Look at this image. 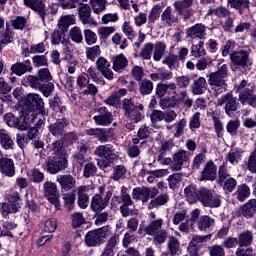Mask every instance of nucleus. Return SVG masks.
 Returning a JSON list of instances; mask_svg holds the SVG:
<instances>
[{
	"label": "nucleus",
	"mask_w": 256,
	"mask_h": 256,
	"mask_svg": "<svg viewBox=\"0 0 256 256\" xmlns=\"http://www.w3.org/2000/svg\"><path fill=\"white\" fill-rule=\"evenodd\" d=\"M251 195V188L247 186V184H241L237 186V190L235 192L236 199L243 203L247 199H249Z\"/></svg>",
	"instance_id": "45"
},
{
	"label": "nucleus",
	"mask_w": 256,
	"mask_h": 256,
	"mask_svg": "<svg viewBox=\"0 0 256 256\" xmlns=\"http://www.w3.org/2000/svg\"><path fill=\"white\" fill-rule=\"evenodd\" d=\"M213 227H215V218L209 215H203L197 221L199 231H212Z\"/></svg>",
	"instance_id": "34"
},
{
	"label": "nucleus",
	"mask_w": 256,
	"mask_h": 256,
	"mask_svg": "<svg viewBox=\"0 0 256 256\" xmlns=\"http://www.w3.org/2000/svg\"><path fill=\"white\" fill-rule=\"evenodd\" d=\"M86 75L89 79H92L94 83H97L98 85H105V79H103V76H101L94 67L88 68Z\"/></svg>",
	"instance_id": "63"
},
{
	"label": "nucleus",
	"mask_w": 256,
	"mask_h": 256,
	"mask_svg": "<svg viewBox=\"0 0 256 256\" xmlns=\"http://www.w3.org/2000/svg\"><path fill=\"white\" fill-rule=\"evenodd\" d=\"M229 75V66L223 64L218 68L216 72L209 74L208 84L210 85L212 91L217 96L221 93L227 91V77Z\"/></svg>",
	"instance_id": "1"
},
{
	"label": "nucleus",
	"mask_w": 256,
	"mask_h": 256,
	"mask_svg": "<svg viewBox=\"0 0 256 256\" xmlns=\"http://www.w3.org/2000/svg\"><path fill=\"white\" fill-rule=\"evenodd\" d=\"M69 167V160L65 156L48 157L45 161V169L50 175H57Z\"/></svg>",
	"instance_id": "7"
},
{
	"label": "nucleus",
	"mask_w": 256,
	"mask_h": 256,
	"mask_svg": "<svg viewBox=\"0 0 256 256\" xmlns=\"http://www.w3.org/2000/svg\"><path fill=\"white\" fill-rule=\"evenodd\" d=\"M190 157L191 153L187 150H179L174 153L172 160L173 171H181V169H183V165L189 161Z\"/></svg>",
	"instance_id": "21"
},
{
	"label": "nucleus",
	"mask_w": 256,
	"mask_h": 256,
	"mask_svg": "<svg viewBox=\"0 0 256 256\" xmlns=\"http://www.w3.org/2000/svg\"><path fill=\"white\" fill-rule=\"evenodd\" d=\"M185 127H187V119L182 118L181 120L177 121L176 123L172 125H167L166 130L167 131H173L174 137H183L185 134Z\"/></svg>",
	"instance_id": "32"
},
{
	"label": "nucleus",
	"mask_w": 256,
	"mask_h": 256,
	"mask_svg": "<svg viewBox=\"0 0 256 256\" xmlns=\"http://www.w3.org/2000/svg\"><path fill=\"white\" fill-rule=\"evenodd\" d=\"M96 69L108 79V81H113V70L111 69V62L107 60L105 57H99L96 60Z\"/></svg>",
	"instance_id": "22"
},
{
	"label": "nucleus",
	"mask_w": 256,
	"mask_h": 256,
	"mask_svg": "<svg viewBox=\"0 0 256 256\" xmlns=\"http://www.w3.org/2000/svg\"><path fill=\"white\" fill-rule=\"evenodd\" d=\"M207 17H217L218 19H226L231 17V10L227 6L220 5L216 8H209L207 11Z\"/></svg>",
	"instance_id": "33"
},
{
	"label": "nucleus",
	"mask_w": 256,
	"mask_h": 256,
	"mask_svg": "<svg viewBox=\"0 0 256 256\" xmlns=\"http://www.w3.org/2000/svg\"><path fill=\"white\" fill-rule=\"evenodd\" d=\"M112 69L116 73H123L125 69H127V66L129 65V60L127 57H125L124 54H118L114 57H112Z\"/></svg>",
	"instance_id": "30"
},
{
	"label": "nucleus",
	"mask_w": 256,
	"mask_h": 256,
	"mask_svg": "<svg viewBox=\"0 0 256 256\" xmlns=\"http://www.w3.org/2000/svg\"><path fill=\"white\" fill-rule=\"evenodd\" d=\"M69 124V119L58 118L54 123L48 126V131L53 137H56V139H61L63 135H65V128L69 127Z\"/></svg>",
	"instance_id": "19"
},
{
	"label": "nucleus",
	"mask_w": 256,
	"mask_h": 256,
	"mask_svg": "<svg viewBox=\"0 0 256 256\" xmlns=\"http://www.w3.org/2000/svg\"><path fill=\"white\" fill-rule=\"evenodd\" d=\"M161 9L160 4H156L152 7L148 15V25H155V22L161 17Z\"/></svg>",
	"instance_id": "58"
},
{
	"label": "nucleus",
	"mask_w": 256,
	"mask_h": 256,
	"mask_svg": "<svg viewBox=\"0 0 256 256\" xmlns=\"http://www.w3.org/2000/svg\"><path fill=\"white\" fill-rule=\"evenodd\" d=\"M96 157H103L108 163H115L119 159V155L115 153V147L112 144L99 145L94 150Z\"/></svg>",
	"instance_id": "15"
},
{
	"label": "nucleus",
	"mask_w": 256,
	"mask_h": 256,
	"mask_svg": "<svg viewBox=\"0 0 256 256\" xmlns=\"http://www.w3.org/2000/svg\"><path fill=\"white\" fill-rule=\"evenodd\" d=\"M0 173L6 177H15V162L9 157L0 158Z\"/></svg>",
	"instance_id": "27"
},
{
	"label": "nucleus",
	"mask_w": 256,
	"mask_h": 256,
	"mask_svg": "<svg viewBox=\"0 0 256 256\" xmlns=\"http://www.w3.org/2000/svg\"><path fill=\"white\" fill-rule=\"evenodd\" d=\"M13 229H17V224H15L14 222H3L2 224V229L0 230V237H11L13 238V233H11V231H13Z\"/></svg>",
	"instance_id": "61"
},
{
	"label": "nucleus",
	"mask_w": 256,
	"mask_h": 256,
	"mask_svg": "<svg viewBox=\"0 0 256 256\" xmlns=\"http://www.w3.org/2000/svg\"><path fill=\"white\" fill-rule=\"evenodd\" d=\"M78 19L82 25L87 27H97V20L91 15V6L89 4H81L78 7Z\"/></svg>",
	"instance_id": "17"
},
{
	"label": "nucleus",
	"mask_w": 256,
	"mask_h": 256,
	"mask_svg": "<svg viewBox=\"0 0 256 256\" xmlns=\"http://www.w3.org/2000/svg\"><path fill=\"white\" fill-rule=\"evenodd\" d=\"M51 151L55 157H65V146L63 140H56L51 144Z\"/></svg>",
	"instance_id": "56"
},
{
	"label": "nucleus",
	"mask_w": 256,
	"mask_h": 256,
	"mask_svg": "<svg viewBox=\"0 0 256 256\" xmlns=\"http://www.w3.org/2000/svg\"><path fill=\"white\" fill-rule=\"evenodd\" d=\"M71 25H75V16L66 15V16L60 17L58 21V29H60L61 31H64V33H67Z\"/></svg>",
	"instance_id": "44"
},
{
	"label": "nucleus",
	"mask_w": 256,
	"mask_h": 256,
	"mask_svg": "<svg viewBox=\"0 0 256 256\" xmlns=\"http://www.w3.org/2000/svg\"><path fill=\"white\" fill-rule=\"evenodd\" d=\"M167 250L170 256L179 255V252L181 251V242H179L177 237L169 236L167 242Z\"/></svg>",
	"instance_id": "41"
},
{
	"label": "nucleus",
	"mask_w": 256,
	"mask_h": 256,
	"mask_svg": "<svg viewBox=\"0 0 256 256\" xmlns=\"http://www.w3.org/2000/svg\"><path fill=\"white\" fill-rule=\"evenodd\" d=\"M19 209H21V196L19 192H12L8 195V202H4L1 204V214L4 219H7L10 214L18 213Z\"/></svg>",
	"instance_id": "6"
},
{
	"label": "nucleus",
	"mask_w": 256,
	"mask_h": 256,
	"mask_svg": "<svg viewBox=\"0 0 256 256\" xmlns=\"http://www.w3.org/2000/svg\"><path fill=\"white\" fill-rule=\"evenodd\" d=\"M150 79L153 81H169V79H173V72L169 70H159L157 73L150 74Z\"/></svg>",
	"instance_id": "55"
},
{
	"label": "nucleus",
	"mask_w": 256,
	"mask_h": 256,
	"mask_svg": "<svg viewBox=\"0 0 256 256\" xmlns=\"http://www.w3.org/2000/svg\"><path fill=\"white\" fill-rule=\"evenodd\" d=\"M169 203V195L162 194L150 201L148 209H157V207H162V205H167Z\"/></svg>",
	"instance_id": "53"
},
{
	"label": "nucleus",
	"mask_w": 256,
	"mask_h": 256,
	"mask_svg": "<svg viewBox=\"0 0 256 256\" xmlns=\"http://www.w3.org/2000/svg\"><path fill=\"white\" fill-rule=\"evenodd\" d=\"M256 213V199H250L247 203H245L242 207V215L243 217L249 218L253 217Z\"/></svg>",
	"instance_id": "50"
},
{
	"label": "nucleus",
	"mask_w": 256,
	"mask_h": 256,
	"mask_svg": "<svg viewBox=\"0 0 256 256\" xmlns=\"http://www.w3.org/2000/svg\"><path fill=\"white\" fill-rule=\"evenodd\" d=\"M191 55L192 57H195V59L205 57L207 55V50H205V42L200 40L198 44H193L191 46Z\"/></svg>",
	"instance_id": "47"
},
{
	"label": "nucleus",
	"mask_w": 256,
	"mask_h": 256,
	"mask_svg": "<svg viewBox=\"0 0 256 256\" xmlns=\"http://www.w3.org/2000/svg\"><path fill=\"white\" fill-rule=\"evenodd\" d=\"M117 245H119V236L114 235L110 237L100 256H115Z\"/></svg>",
	"instance_id": "36"
},
{
	"label": "nucleus",
	"mask_w": 256,
	"mask_h": 256,
	"mask_svg": "<svg viewBox=\"0 0 256 256\" xmlns=\"http://www.w3.org/2000/svg\"><path fill=\"white\" fill-rule=\"evenodd\" d=\"M159 105L161 109H174V107H177V105H179V102L177 101L176 96H172V97L161 98Z\"/></svg>",
	"instance_id": "57"
},
{
	"label": "nucleus",
	"mask_w": 256,
	"mask_h": 256,
	"mask_svg": "<svg viewBox=\"0 0 256 256\" xmlns=\"http://www.w3.org/2000/svg\"><path fill=\"white\" fill-rule=\"evenodd\" d=\"M134 204L133 199L131 198V194L127 192V187L122 186L120 195H114L111 199V207L112 209H117L120 206V213L122 217H129L131 215V207Z\"/></svg>",
	"instance_id": "2"
},
{
	"label": "nucleus",
	"mask_w": 256,
	"mask_h": 256,
	"mask_svg": "<svg viewBox=\"0 0 256 256\" xmlns=\"http://www.w3.org/2000/svg\"><path fill=\"white\" fill-rule=\"evenodd\" d=\"M191 89L193 95H203L207 91V80L205 77H199L194 80Z\"/></svg>",
	"instance_id": "39"
},
{
	"label": "nucleus",
	"mask_w": 256,
	"mask_h": 256,
	"mask_svg": "<svg viewBox=\"0 0 256 256\" xmlns=\"http://www.w3.org/2000/svg\"><path fill=\"white\" fill-rule=\"evenodd\" d=\"M175 89H177V84L175 83L160 82L156 85L155 95L158 96L159 99L165 97V95H171V93H173L174 95H177V92H175Z\"/></svg>",
	"instance_id": "28"
},
{
	"label": "nucleus",
	"mask_w": 256,
	"mask_h": 256,
	"mask_svg": "<svg viewBox=\"0 0 256 256\" xmlns=\"http://www.w3.org/2000/svg\"><path fill=\"white\" fill-rule=\"evenodd\" d=\"M90 5L93 12L99 15L107 9V0H90Z\"/></svg>",
	"instance_id": "62"
},
{
	"label": "nucleus",
	"mask_w": 256,
	"mask_h": 256,
	"mask_svg": "<svg viewBox=\"0 0 256 256\" xmlns=\"http://www.w3.org/2000/svg\"><path fill=\"white\" fill-rule=\"evenodd\" d=\"M91 148V144L85 140H80L77 143V153L74 154L75 159H77L78 163L80 165H83L85 163V155H87V152Z\"/></svg>",
	"instance_id": "31"
},
{
	"label": "nucleus",
	"mask_w": 256,
	"mask_h": 256,
	"mask_svg": "<svg viewBox=\"0 0 256 256\" xmlns=\"http://www.w3.org/2000/svg\"><path fill=\"white\" fill-rule=\"evenodd\" d=\"M222 199L223 198L221 195L213 192V190H210L206 187H201L199 203H201L203 207H208L209 209H217L221 207V204L223 203Z\"/></svg>",
	"instance_id": "3"
},
{
	"label": "nucleus",
	"mask_w": 256,
	"mask_h": 256,
	"mask_svg": "<svg viewBox=\"0 0 256 256\" xmlns=\"http://www.w3.org/2000/svg\"><path fill=\"white\" fill-rule=\"evenodd\" d=\"M140 95H151L153 93V82L149 79H143L138 84Z\"/></svg>",
	"instance_id": "52"
},
{
	"label": "nucleus",
	"mask_w": 256,
	"mask_h": 256,
	"mask_svg": "<svg viewBox=\"0 0 256 256\" xmlns=\"http://www.w3.org/2000/svg\"><path fill=\"white\" fill-rule=\"evenodd\" d=\"M253 244V232L245 230L238 235L239 247H249Z\"/></svg>",
	"instance_id": "43"
},
{
	"label": "nucleus",
	"mask_w": 256,
	"mask_h": 256,
	"mask_svg": "<svg viewBox=\"0 0 256 256\" xmlns=\"http://www.w3.org/2000/svg\"><path fill=\"white\" fill-rule=\"evenodd\" d=\"M4 123L8 125V127H14L15 129H19L20 131H27L29 127V122H27V118L23 115L14 116L13 113H7L3 117Z\"/></svg>",
	"instance_id": "13"
},
{
	"label": "nucleus",
	"mask_w": 256,
	"mask_h": 256,
	"mask_svg": "<svg viewBox=\"0 0 256 256\" xmlns=\"http://www.w3.org/2000/svg\"><path fill=\"white\" fill-rule=\"evenodd\" d=\"M165 51H167V44H165V42L157 41L154 45V61H159L160 59H163Z\"/></svg>",
	"instance_id": "51"
},
{
	"label": "nucleus",
	"mask_w": 256,
	"mask_h": 256,
	"mask_svg": "<svg viewBox=\"0 0 256 256\" xmlns=\"http://www.w3.org/2000/svg\"><path fill=\"white\" fill-rule=\"evenodd\" d=\"M217 105L218 107H223V105H225L224 111L228 117H233L235 115V111H238L239 109V102H237V99L233 97L232 93H226L221 96L217 100Z\"/></svg>",
	"instance_id": "11"
},
{
	"label": "nucleus",
	"mask_w": 256,
	"mask_h": 256,
	"mask_svg": "<svg viewBox=\"0 0 256 256\" xmlns=\"http://www.w3.org/2000/svg\"><path fill=\"white\" fill-rule=\"evenodd\" d=\"M86 193H87V186L81 185L78 187L77 203H78V207H80V209H87L89 207V195H87Z\"/></svg>",
	"instance_id": "38"
},
{
	"label": "nucleus",
	"mask_w": 256,
	"mask_h": 256,
	"mask_svg": "<svg viewBox=\"0 0 256 256\" xmlns=\"http://www.w3.org/2000/svg\"><path fill=\"white\" fill-rule=\"evenodd\" d=\"M56 181L60 185L61 193L75 192L77 189V179L71 174L58 175Z\"/></svg>",
	"instance_id": "18"
},
{
	"label": "nucleus",
	"mask_w": 256,
	"mask_h": 256,
	"mask_svg": "<svg viewBox=\"0 0 256 256\" xmlns=\"http://www.w3.org/2000/svg\"><path fill=\"white\" fill-rule=\"evenodd\" d=\"M158 195L159 190L157 188L135 187L132 190L134 201H142V203H149V199H155Z\"/></svg>",
	"instance_id": "10"
},
{
	"label": "nucleus",
	"mask_w": 256,
	"mask_h": 256,
	"mask_svg": "<svg viewBox=\"0 0 256 256\" xmlns=\"http://www.w3.org/2000/svg\"><path fill=\"white\" fill-rule=\"evenodd\" d=\"M249 55H251L250 50H235L230 54L231 64L234 65V67H241L242 69H245L249 67V65H252Z\"/></svg>",
	"instance_id": "9"
},
{
	"label": "nucleus",
	"mask_w": 256,
	"mask_h": 256,
	"mask_svg": "<svg viewBox=\"0 0 256 256\" xmlns=\"http://www.w3.org/2000/svg\"><path fill=\"white\" fill-rule=\"evenodd\" d=\"M24 5L35 11L43 23H45V18L47 17V11H45V3L43 0H24Z\"/></svg>",
	"instance_id": "25"
},
{
	"label": "nucleus",
	"mask_w": 256,
	"mask_h": 256,
	"mask_svg": "<svg viewBox=\"0 0 256 256\" xmlns=\"http://www.w3.org/2000/svg\"><path fill=\"white\" fill-rule=\"evenodd\" d=\"M161 21L165 27H172L179 22V17L175 15L171 6H167L161 14Z\"/></svg>",
	"instance_id": "29"
},
{
	"label": "nucleus",
	"mask_w": 256,
	"mask_h": 256,
	"mask_svg": "<svg viewBox=\"0 0 256 256\" xmlns=\"http://www.w3.org/2000/svg\"><path fill=\"white\" fill-rule=\"evenodd\" d=\"M188 39H199L200 41L207 37V26L197 23L186 31Z\"/></svg>",
	"instance_id": "23"
},
{
	"label": "nucleus",
	"mask_w": 256,
	"mask_h": 256,
	"mask_svg": "<svg viewBox=\"0 0 256 256\" xmlns=\"http://www.w3.org/2000/svg\"><path fill=\"white\" fill-rule=\"evenodd\" d=\"M107 237H109V226H104L87 232L85 235V243L87 247H99V245L105 243Z\"/></svg>",
	"instance_id": "4"
},
{
	"label": "nucleus",
	"mask_w": 256,
	"mask_h": 256,
	"mask_svg": "<svg viewBox=\"0 0 256 256\" xmlns=\"http://www.w3.org/2000/svg\"><path fill=\"white\" fill-rule=\"evenodd\" d=\"M101 55V46L95 45L92 47L86 48V59L89 61L95 62L97 60V57H100Z\"/></svg>",
	"instance_id": "59"
},
{
	"label": "nucleus",
	"mask_w": 256,
	"mask_h": 256,
	"mask_svg": "<svg viewBox=\"0 0 256 256\" xmlns=\"http://www.w3.org/2000/svg\"><path fill=\"white\" fill-rule=\"evenodd\" d=\"M10 71L14 75H17V77H23L25 73H31L33 71V64L29 59L23 62H16L11 66Z\"/></svg>",
	"instance_id": "24"
},
{
	"label": "nucleus",
	"mask_w": 256,
	"mask_h": 256,
	"mask_svg": "<svg viewBox=\"0 0 256 256\" xmlns=\"http://www.w3.org/2000/svg\"><path fill=\"white\" fill-rule=\"evenodd\" d=\"M22 84L25 87H31L32 89H40L42 83L39 77L35 75H28L22 79Z\"/></svg>",
	"instance_id": "48"
},
{
	"label": "nucleus",
	"mask_w": 256,
	"mask_h": 256,
	"mask_svg": "<svg viewBox=\"0 0 256 256\" xmlns=\"http://www.w3.org/2000/svg\"><path fill=\"white\" fill-rule=\"evenodd\" d=\"M139 105L140 104L138 102H135V98H124L122 100V110L124 112V116L131 113V111H133Z\"/></svg>",
	"instance_id": "54"
},
{
	"label": "nucleus",
	"mask_w": 256,
	"mask_h": 256,
	"mask_svg": "<svg viewBox=\"0 0 256 256\" xmlns=\"http://www.w3.org/2000/svg\"><path fill=\"white\" fill-rule=\"evenodd\" d=\"M239 93V101L243 105H250V107H256V95L251 89V84L247 80H242L237 86Z\"/></svg>",
	"instance_id": "5"
},
{
	"label": "nucleus",
	"mask_w": 256,
	"mask_h": 256,
	"mask_svg": "<svg viewBox=\"0 0 256 256\" xmlns=\"http://www.w3.org/2000/svg\"><path fill=\"white\" fill-rule=\"evenodd\" d=\"M75 192L62 193V199L64 201V208L66 211H73L75 209Z\"/></svg>",
	"instance_id": "46"
},
{
	"label": "nucleus",
	"mask_w": 256,
	"mask_h": 256,
	"mask_svg": "<svg viewBox=\"0 0 256 256\" xmlns=\"http://www.w3.org/2000/svg\"><path fill=\"white\" fill-rule=\"evenodd\" d=\"M252 24L247 21H240L233 29V33L236 35H244V33H249L251 31Z\"/></svg>",
	"instance_id": "64"
},
{
	"label": "nucleus",
	"mask_w": 256,
	"mask_h": 256,
	"mask_svg": "<svg viewBox=\"0 0 256 256\" xmlns=\"http://www.w3.org/2000/svg\"><path fill=\"white\" fill-rule=\"evenodd\" d=\"M0 145L5 151H11L15 148V142H13L7 130L2 134V137H0Z\"/></svg>",
	"instance_id": "49"
},
{
	"label": "nucleus",
	"mask_w": 256,
	"mask_h": 256,
	"mask_svg": "<svg viewBox=\"0 0 256 256\" xmlns=\"http://www.w3.org/2000/svg\"><path fill=\"white\" fill-rule=\"evenodd\" d=\"M145 109V106L143 104H139L136 106L133 110H131L128 114H126L124 117H127L133 123H140V121L143 120V110Z\"/></svg>",
	"instance_id": "42"
},
{
	"label": "nucleus",
	"mask_w": 256,
	"mask_h": 256,
	"mask_svg": "<svg viewBox=\"0 0 256 256\" xmlns=\"http://www.w3.org/2000/svg\"><path fill=\"white\" fill-rule=\"evenodd\" d=\"M44 195L47 197L48 201L59 197V189H57V184L51 181H46L44 183Z\"/></svg>",
	"instance_id": "40"
},
{
	"label": "nucleus",
	"mask_w": 256,
	"mask_h": 256,
	"mask_svg": "<svg viewBox=\"0 0 256 256\" xmlns=\"http://www.w3.org/2000/svg\"><path fill=\"white\" fill-rule=\"evenodd\" d=\"M111 197H113V192L107 191L104 196L100 194H95L91 200V209L94 213H99V211H103V209H107L109 206V201H111Z\"/></svg>",
	"instance_id": "14"
},
{
	"label": "nucleus",
	"mask_w": 256,
	"mask_h": 256,
	"mask_svg": "<svg viewBox=\"0 0 256 256\" xmlns=\"http://www.w3.org/2000/svg\"><path fill=\"white\" fill-rule=\"evenodd\" d=\"M25 103L30 113H33V111L36 109V111H38L39 115H42V117L47 115V112L45 111V102H43L41 95L37 93H30L27 95Z\"/></svg>",
	"instance_id": "8"
},
{
	"label": "nucleus",
	"mask_w": 256,
	"mask_h": 256,
	"mask_svg": "<svg viewBox=\"0 0 256 256\" xmlns=\"http://www.w3.org/2000/svg\"><path fill=\"white\" fill-rule=\"evenodd\" d=\"M193 6V0H177L173 3L175 12L180 17H183L184 21H187L193 17V10L189 9Z\"/></svg>",
	"instance_id": "16"
},
{
	"label": "nucleus",
	"mask_w": 256,
	"mask_h": 256,
	"mask_svg": "<svg viewBox=\"0 0 256 256\" xmlns=\"http://www.w3.org/2000/svg\"><path fill=\"white\" fill-rule=\"evenodd\" d=\"M165 221L162 218H158L156 220H151L149 224L144 228V232L146 235H150V237H153V235H157L159 231H162L161 227H163Z\"/></svg>",
	"instance_id": "35"
},
{
	"label": "nucleus",
	"mask_w": 256,
	"mask_h": 256,
	"mask_svg": "<svg viewBox=\"0 0 256 256\" xmlns=\"http://www.w3.org/2000/svg\"><path fill=\"white\" fill-rule=\"evenodd\" d=\"M70 219L73 229H79L81 225H85L86 223L85 216H83V213L81 212H74L71 214Z\"/></svg>",
	"instance_id": "60"
},
{
	"label": "nucleus",
	"mask_w": 256,
	"mask_h": 256,
	"mask_svg": "<svg viewBox=\"0 0 256 256\" xmlns=\"http://www.w3.org/2000/svg\"><path fill=\"white\" fill-rule=\"evenodd\" d=\"M200 193H201V187L197 189V186L193 184L187 186L184 189L185 197L188 203H191V204L196 203V201H199Z\"/></svg>",
	"instance_id": "37"
},
{
	"label": "nucleus",
	"mask_w": 256,
	"mask_h": 256,
	"mask_svg": "<svg viewBox=\"0 0 256 256\" xmlns=\"http://www.w3.org/2000/svg\"><path fill=\"white\" fill-rule=\"evenodd\" d=\"M217 179V165L209 160L201 172L200 181H215Z\"/></svg>",
	"instance_id": "26"
},
{
	"label": "nucleus",
	"mask_w": 256,
	"mask_h": 256,
	"mask_svg": "<svg viewBox=\"0 0 256 256\" xmlns=\"http://www.w3.org/2000/svg\"><path fill=\"white\" fill-rule=\"evenodd\" d=\"M96 115L93 116L95 125L100 127H109L113 123V113L108 107L102 106L94 109Z\"/></svg>",
	"instance_id": "12"
},
{
	"label": "nucleus",
	"mask_w": 256,
	"mask_h": 256,
	"mask_svg": "<svg viewBox=\"0 0 256 256\" xmlns=\"http://www.w3.org/2000/svg\"><path fill=\"white\" fill-rule=\"evenodd\" d=\"M227 7L237 11L238 15H249L251 13V1L249 0H227Z\"/></svg>",
	"instance_id": "20"
}]
</instances>
